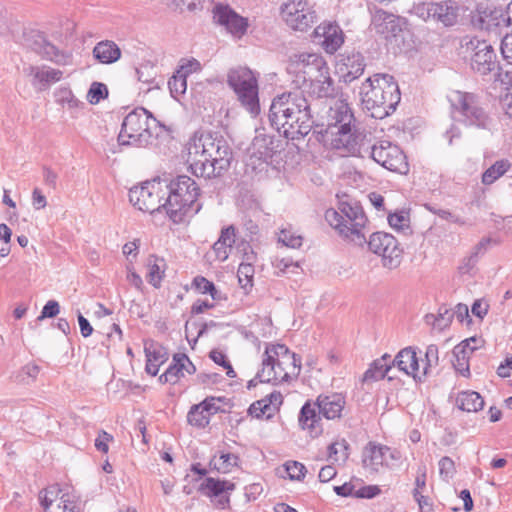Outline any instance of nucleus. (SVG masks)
I'll list each match as a JSON object with an SVG mask.
<instances>
[{
    "label": "nucleus",
    "instance_id": "nucleus-39",
    "mask_svg": "<svg viewBox=\"0 0 512 512\" xmlns=\"http://www.w3.org/2000/svg\"><path fill=\"white\" fill-rule=\"evenodd\" d=\"M244 257L245 261L239 265L237 277L241 286L247 288L248 286H252L255 273L253 262L256 260V254L251 250L250 252H246Z\"/></svg>",
    "mask_w": 512,
    "mask_h": 512
},
{
    "label": "nucleus",
    "instance_id": "nucleus-1",
    "mask_svg": "<svg viewBox=\"0 0 512 512\" xmlns=\"http://www.w3.org/2000/svg\"><path fill=\"white\" fill-rule=\"evenodd\" d=\"M232 158L230 145L218 133L196 132L187 144V163L197 177L221 176L229 169Z\"/></svg>",
    "mask_w": 512,
    "mask_h": 512
},
{
    "label": "nucleus",
    "instance_id": "nucleus-34",
    "mask_svg": "<svg viewBox=\"0 0 512 512\" xmlns=\"http://www.w3.org/2000/svg\"><path fill=\"white\" fill-rule=\"evenodd\" d=\"M390 358L391 356L389 354H384L381 358L376 359L364 373L363 382H373L385 377H387L388 380H392L393 377L388 375L392 369V363L389 364Z\"/></svg>",
    "mask_w": 512,
    "mask_h": 512
},
{
    "label": "nucleus",
    "instance_id": "nucleus-57",
    "mask_svg": "<svg viewBox=\"0 0 512 512\" xmlns=\"http://www.w3.org/2000/svg\"><path fill=\"white\" fill-rule=\"evenodd\" d=\"M302 240V236L288 229L281 230L279 234V242H281L286 247L299 248L302 245Z\"/></svg>",
    "mask_w": 512,
    "mask_h": 512
},
{
    "label": "nucleus",
    "instance_id": "nucleus-16",
    "mask_svg": "<svg viewBox=\"0 0 512 512\" xmlns=\"http://www.w3.org/2000/svg\"><path fill=\"white\" fill-rule=\"evenodd\" d=\"M264 356L266 361H275L274 365H282L284 367V376L289 379L297 378L301 370V358L291 352L287 346L283 344L267 345Z\"/></svg>",
    "mask_w": 512,
    "mask_h": 512
},
{
    "label": "nucleus",
    "instance_id": "nucleus-43",
    "mask_svg": "<svg viewBox=\"0 0 512 512\" xmlns=\"http://www.w3.org/2000/svg\"><path fill=\"white\" fill-rule=\"evenodd\" d=\"M136 75L138 81L151 85L148 90L151 88H159V82L156 80L158 73L153 63L145 62L141 64L138 68H136Z\"/></svg>",
    "mask_w": 512,
    "mask_h": 512
},
{
    "label": "nucleus",
    "instance_id": "nucleus-12",
    "mask_svg": "<svg viewBox=\"0 0 512 512\" xmlns=\"http://www.w3.org/2000/svg\"><path fill=\"white\" fill-rule=\"evenodd\" d=\"M466 49L472 51L470 58L471 69L481 76L494 74L499 76L500 65L494 48L485 40L470 39Z\"/></svg>",
    "mask_w": 512,
    "mask_h": 512
},
{
    "label": "nucleus",
    "instance_id": "nucleus-41",
    "mask_svg": "<svg viewBox=\"0 0 512 512\" xmlns=\"http://www.w3.org/2000/svg\"><path fill=\"white\" fill-rule=\"evenodd\" d=\"M61 493L62 490L58 484L50 485L39 492L38 498L45 512L56 506L63 495Z\"/></svg>",
    "mask_w": 512,
    "mask_h": 512
},
{
    "label": "nucleus",
    "instance_id": "nucleus-14",
    "mask_svg": "<svg viewBox=\"0 0 512 512\" xmlns=\"http://www.w3.org/2000/svg\"><path fill=\"white\" fill-rule=\"evenodd\" d=\"M368 247L371 252L381 256L385 268L395 269L400 265L402 249L393 235L385 232L373 233L368 241Z\"/></svg>",
    "mask_w": 512,
    "mask_h": 512
},
{
    "label": "nucleus",
    "instance_id": "nucleus-36",
    "mask_svg": "<svg viewBox=\"0 0 512 512\" xmlns=\"http://www.w3.org/2000/svg\"><path fill=\"white\" fill-rule=\"evenodd\" d=\"M54 96L56 103L63 108H67L72 117H76L77 112L85 105L82 101L76 98L71 89L67 87H60L57 89Z\"/></svg>",
    "mask_w": 512,
    "mask_h": 512
},
{
    "label": "nucleus",
    "instance_id": "nucleus-48",
    "mask_svg": "<svg viewBox=\"0 0 512 512\" xmlns=\"http://www.w3.org/2000/svg\"><path fill=\"white\" fill-rule=\"evenodd\" d=\"M265 401L266 400L261 399L251 404V406L248 409L249 415L255 418H272L277 412L275 410V406L269 405V403Z\"/></svg>",
    "mask_w": 512,
    "mask_h": 512
},
{
    "label": "nucleus",
    "instance_id": "nucleus-29",
    "mask_svg": "<svg viewBox=\"0 0 512 512\" xmlns=\"http://www.w3.org/2000/svg\"><path fill=\"white\" fill-rule=\"evenodd\" d=\"M434 20L444 26H452L457 22L460 5L455 0H441L433 2Z\"/></svg>",
    "mask_w": 512,
    "mask_h": 512
},
{
    "label": "nucleus",
    "instance_id": "nucleus-27",
    "mask_svg": "<svg viewBox=\"0 0 512 512\" xmlns=\"http://www.w3.org/2000/svg\"><path fill=\"white\" fill-rule=\"evenodd\" d=\"M364 56L359 52H352L343 56L339 65L340 77L345 83H351L359 78L365 69Z\"/></svg>",
    "mask_w": 512,
    "mask_h": 512
},
{
    "label": "nucleus",
    "instance_id": "nucleus-15",
    "mask_svg": "<svg viewBox=\"0 0 512 512\" xmlns=\"http://www.w3.org/2000/svg\"><path fill=\"white\" fill-rule=\"evenodd\" d=\"M371 158L384 168L406 174L409 170L406 156L399 146L389 141H381L379 144L369 147Z\"/></svg>",
    "mask_w": 512,
    "mask_h": 512
},
{
    "label": "nucleus",
    "instance_id": "nucleus-10",
    "mask_svg": "<svg viewBox=\"0 0 512 512\" xmlns=\"http://www.w3.org/2000/svg\"><path fill=\"white\" fill-rule=\"evenodd\" d=\"M279 13L286 25L295 31L306 32L318 21L315 9L306 0H284Z\"/></svg>",
    "mask_w": 512,
    "mask_h": 512
},
{
    "label": "nucleus",
    "instance_id": "nucleus-54",
    "mask_svg": "<svg viewBox=\"0 0 512 512\" xmlns=\"http://www.w3.org/2000/svg\"><path fill=\"white\" fill-rule=\"evenodd\" d=\"M433 2H420L414 4L410 13L422 19L423 21L434 20Z\"/></svg>",
    "mask_w": 512,
    "mask_h": 512
},
{
    "label": "nucleus",
    "instance_id": "nucleus-46",
    "mask_svg": "<svg viewBox=\"0 0 512 512\" xmlns=\"http://www.w3.org/2000/svg\"><path fill=\"white\" fill-rule=\"evenodd\" d=\"M439 364V351L438 347L434 344L426 348L425 359L421 364V377H425L432 373Z\"/></svg>",
    "mask_w": 512,
    "mask_h": 512
},
{
    "label": "nucleus",
    "instance_id": "nucleus-44",
    "mask_svg": "<svg viewBox=\"0 0 512 512\" xmlns=\"http://www.w3.org/2000/svg\"><path fill=\"white\" fill-rule=\"evenodd\" d=\"M452 318L453 314L448 308L440 307L437 315L427 314L425 316V322L426 324L431 325L434 329L441 331L449 326Z\"/></svg>",
    "mask_w": 512,
    "mask_h": 512
},
{
    "label": "nucleus",
    "instance_id": "nucleus-38",
    "mask_svg": "<svg viewBox=\"0 0 512 512\" xmlns=\"http://www.w3.org/2000/svg\"><path fill=\"white\" fill-rule=\"evenodd\" d=\"M456 405L463 411L477 412L484 407V400L476 391H462L457 395Z\"/></svg>",
    "mask_w": 512,
    "mask_h": 512
},
{
    "label": "nucleus",
    "instance_id": "nucleus-56",
    "mask_svg": "<svg viewBox=\"0 0 512 512\" xmlns=\"http://www.w3.org/2000/svg\"><path fill=\"white\" fill-rule=\"evenodd\" d=\"M157 261V258H149L148 260V282L154 287L160 286L163 274V271Z\"/></svg>",
    "mask_w": 512,
    "mask_h": 512
},
{
    "label": "nucleus",
    "instance_id": "nucleus-3",
    "mask_svg": "<svg viewBox=\"0 0 512 512\" xmlns=\"http://www.w3.org/2000/svg\"><path fill=\"white\" fill-rule=\"evenodd\" d=\"M360 96L363 108L376 119L392 114L401 100L399 86L394 77L382 73L374 74L362 83Z\"/></svg>",
    "mask_w": 512,
    "mask_h": 512
},
{
    "label": "nucleus",
    "instance_id": "nucleus-9",
    "mask_svg": "<svg viewBox=\"0 0 512 512\" xmlns=\"http://www.w3.org/2000/svg\"><path fill=\"white\" fill-rule=\"evenodd\" d=\"M229 86L234 90L238 100L251 114L260 111L258 83L254 73L246 67L231 69L227 76Z\"/></svg>",
    "mask_w": 512,
    "mask_h": 512
},
{
    "label": "nucleus",
    "instance_id": "nucleus-30",
    "mask_svg": "<svg viewBox=\"0 0 512 512\" xmlns=\"http://www.w3.org/2000/svg\"><path fill=\"white\" fill-rule=\"evenodd\" d=\"M144 351L146 355L145 370L151 376H156L160 366L168 360V352L163 346L155 343L145 345Z\"/></svg>",
    "mask_w": 512,
    "mask_h": 512
},
{
    "label": "nucleus",
    "instance_id": "nucleus-62",
    "mask_svg": "<svg viewBox=\"0 0 512 512\" xmlns=\"http://www.w3.org/2000/svg\"><path fill=\"white\" fill-rule=\"evenodd\" d=\"M75 508V504L69 500L68 495H62L56 506L47 512H76Z\"/></svg>",
    "mask_w": 512,
    "mask_h": 512
},
{
    "label": "nucleus",
    "instance_id": "nucleus-64",
    "mask_svg": "<svg viewBox=\"0 0 512 512\" xmlns=\"http://www.w3.org/2000/svg\"><path fill=\"white\" fill-rule=\"evenodd\" d=\"M501 53L508 63H512V33L505 34L501 41Z\"/></svg>",
    "mask_w": 512,
    "mask_h": 512
},
{
    "label": "nucleus",
    "instance_id": "nucleus-50",
    "mask_svg": "<svg viewBox=\"0 0 512 512\" xmlns=\"http://www.w3.org/2000/svg\"><path fill=\"white\" fill-rule=\"evenodd\" d=\"M296 57L299 64H302L303 67H309L310 70L320 71L327 67L323 58L316 53H300Z\"/></svg>",
    "mask_w": 512,
    "mask_h": 512
},
{
    "label": "nucleus",
    "instance_id": "nucleus-17",
    "mask_svg": "<svg viewBox=\"0 0 512 512\" xmlns=\"http://www.w3.org/2000/svg\"><path fill=\"white\" fill-rule=\"evenodd\" d=\"M26 45L43 59L55 62L59 65H68L71 63V56L58 50L53 44L48 42L45 36L38 31H31L25 36Z\"/></svg>",
    "mask_w": 512,
    "mask_h": 512
},
{
    "label": "nucleus",
    "instance_id": "nucleus-23",
    "mask_svg": "<svg viewBox=\"0 0 512 512\" xmlns=\"http://www.w3.org/2000/svg\"><path fill=\"white\" fill-rule=\"evenodd\" d=\"M479 343V339L471 337L469 339L462 341L453 349V366L455 370L464 377L470 376L469 359L471 355L474 353V351L477 350V345Z\"/></svg>",
    "mask_w": 512,
    "mask_h": 512
},
{
    "label": "nucleus",
    "instance_id": "nucleus-5",
    "mask_svg": "<svg viewBox=\"0 0 512 512\" xmlns=\"http://www.w3.org/2000/svg\"><path fill=\"white\" fill-rule=\"evenodd\" d=\"M325 220L340 236L350 239L356 244H362L366 241L363 229L367 217L358 202L340 200L338 210L333 208L326 210Z\"/></svg>",
    "mask_w": 512,
    "mask_h": 512
},
{
    "label": "nucleus",
    "instance_id": "nucleus-42",
    "mask_svg": "<svg viewBox=\"0 0 512 512\" xmlns=\"http://www.w3.org/2000/svg\"><path fill=\"white\" fill-rule=\"evenodd\" d=\"M189 73H191V70L187 69V66H181L176 74L169 79L168 86L173 97L185 93Z\"/></svg>",
    "mask_w": 512,
    "mask_h": 512
},
{
    "label": "nucleus",
    "instance_id": "nucleus-24",
    "mask_svg": "<svg viewBox=\"0 0 512 512\" xmlns=\"http://www.w3.org/2000/svg\"><path fill=\"white\" fill-rule=\"evenodd\" d=\"M316 38H322V45L326 52H336L344 42V35L341 28L334 23H324L314 29Z\"/></svg>",
    "mask_w": 512,
    "mask_h": 512
},
{
    "label": "nucleus",
    "instance_id": "nucleus-47",
    "mask_svg": "<svg viewBox=\"0 0 512 512\" xmlns=\"http://www.w3.org/2000/svg\"><path fill=\"white\" fill-rule=\"evenodd\" d=\"M205 409L206 404L193 405L187 415L188 423L199 428L208 425L209 417Z\"/></svg>",
    "mask_w": 512,
    "mask_h": 512
},
{
    "label": "nucleus",
    "instance_id": "nucleus-2",
    "mask_svg": "<svg viewBox=\"0 0 512 512\" xmlns=\"http://www.w3.org/2000/svg\"><path fill=\"white\" fill-rule=\"evenodd\" d=\"M271 126L290 140H300L310 133L314 120L311 106L302 89L276 96L268 114Z\"/></svg>",
    "mask_w": 512,
    "mask_h": 512
},
{
    "label": "nucleus",
    "instance_id": "nucleus-61",
    "mask_svg": "<svg viewBox=\"0 0 512 512\" xmlns=\"http://www.w3.org/2000/svg\"><path fill=\"white\" fill-rule=\"evenodd\" d=\"M484 245L485 243L483 241L480 242L476 246L475 252H473L470 256L464 258L462 265L459 267L461 273H468L475 266L477 262L478 251L482 249Z\"/></svg>",
    "mask_w": 512,
    "mask_h": 512
},
{
    "label": "nucleus",
    "instance_id": "nucleus-28",
    "mask_svg": "<svg viewBox=\"0 0 512 512\" xmlns=\"http://www.w3.org/2000/svg\"><path fill=\"white\" fill-rule=\"evenodd\" d=\"M235 484L226 481L219 480L212 477H208L200 485L199 491L209 497L218 498V505L224 508L229 503V497L224 495L225 492L233 491Z\"/></svg>",
    "mask_w": 512,
    "mask_h": 512
},
{
    "label": "nucleus",
    "instance_id": "nucleus-51",
    "mask_svg": "<svg viewBox=\"0 0 512 512\" xmlns=\"http://www.w3.org/2000/svg\"><path fill=\"white\" fill-rule=\"evenodd\" d=\"M508 167L509 163L507 161H497L483 173L482 182L486 185L492 184L507 171Z\"/></svg>",
    "mask_w": 512,
    "mask_h": 512
},
{
    "label": "nucleus",
    "instance_id": "nucleus-59",
    "mask_svg": "<svg viewBox=\"0 0 512 512\" xmlns=\"http://www.w3.org/2000/svg\"><path fill=\"white\" fill-rule=\"evenodd\" d=\"M388 222L392 228L400 230L409 226V217L404 212H396L389 214Z\"/></svg>",
    "mask_w": 512,
    "mask_h": 512
},
{
    "label": "nucleus",
    "instance_id": "nucleus-53",
    "mask_svg": "<svg viewBox=\"0 0 512 512\" xmlns=\"http://www.w3.org/2000/svg\"><path fill=\"white\" fill-rule=\"evenodd\" d=\"M283 467L291 480L301 481L305 476L306 467L298 461H287Z\"/></svg>",
    "mask_w": 512,
    "mask_h": 512
},
{
    "label": "nucleus",
    "instance_id": "nucleus-33",
    "mask_svg": "<svg viewBox=\"0 0 512 512\" xmlns=\"http://www.w3.org/2000/svg\"><path fill=\"white\" fill-rule=\"evenodd\" d=\"M275 361H266V356L263 355L262 368L257 372V378L261 383H282L288 382V376H284V367L282 365H274Z\"/></svg>",
    "mask_w": 512,
    "mask_h": 512
},
{
    "label": "nucleus",
    "instance_id": "nucleus-35",
    "mask_svg": "<svg viewBox=\"0 0 512 512\" xmlns=\"http://www.w3.org/2000/svg\"><path fill=\"white\" fill-rule=\"evenodd\" d=\"M93 56L102 64H111L120 58L121 50L113 41H101L94 47Z\"/></svg>",
    "mask_w": 512,
    "mask_h": 512
},
{
    "label": "nucleus",
    "instance_id": "nucleus-49",
    "mask_svg": "<svg viewBox=\"0 0 512 512\" xmlns=\"http://www.w3.org/2000/svg\"><path fill=\"white\" fill-rule=\"evenodd\" d=\"M329 458L345 461L349 456V444L345 439H338L328 446Z\"/></svg>",
    "mask_w": 512,
    "mask_h": 512
},
{
    "label": "nucleus",
    "instance_id": "nucleus-52",
    "mask_svg": "<svg viewBox=\"0 0 512 512\" xmlns=\"http://www.w3.org/2000/svg\"><path fill=\"white\" fill-rule=\"evenodd\" d=\"M108 96L107 86L100 82H93L87 93V100L91 104H97Z\"/></svg>",
    "mask_w": 512,
    "mask_h": 512
},
{
    "label": "nucleus",
    "instance_id": "nucleus-63",
    "mask_svg": "<svg viewBox=\"0 0 512 512\" xmlns=\"http://www.w3.org/2000/svg\"><path fill=\"white\" fill-rule=\"evenodd\" d=\"M192 286L202 294H208L213 289L214 283L203 276H196L193 279Z\"/></svg>",
    "mask_w": 512,
    "mask_h": 512
},
{
    "label": "nucleus",
    "instance_id": "nucleus-11",
    "mask_svg": "<svg viewBox=\"0 0 512 512\" xmlns=\"http://www.w3.org/2000/svg\"><path fill=\"white\" fill-rule=\"evenodd\" d=\"M164 186V181L160 179L146 181L141 186H135L129 190V200L139 210L153 214L163 208Z\"/></svg>",
    "mask_w": 512,
    "mask_h": 512
},
{
    "label": "nucleus",
    "instance_id": "nucleus-21",
    "mask_svg": "<svg viewBox=\"0 0 512 512\" xmlns=\"http://www.w3.org/2000/svg\"><path fill=\"white\" fill-rule=\"evenodd\" d=\"M351 125H355L352 109L346 101L336 100L329 109L326 130L346 129Z\"/></svg>",
    "mask_w": 512,
    "mask_h": 512
},
{
    "label": "nucleus",
    "instance_id": "nucleus-22",
    "mask_svg": "<svg viewBox=\"0 0 512 512\" xmlns=\"http://www.w3.org/2000/svg\"><path fill=\"white\" fill-rule=\"evenodd\" d=\"M371 30L386 39L397 36L402 31L400 18L384 10H377L372 16Z\"/></svg>",
    "mask_w": 512,
    "mask_h": 512
},
{
    "label": "nucleus",
    "instance_id": "nucleus-13",
    "mask_svg": "<svg viewBox=\"0 0 512 512\" xmlns=\"http://www.w3.org/2000/svg\"><path fill=\"white\" fill-rule=\"evenodd\" d=\"M326 136H330V145L342 155L363 157V152L368 153L369 147H365L364 137L351 125L346 129L325 130Z\"/></svg>",
    "mask_w": 512,
    "mask_h": 512
},
{
    "label": "nucleus",
    "instance_id": "nucleus-4",
    "mask_svg": "<svg viewBox=\"0 0 512 512\" xmlns=\"http://www.w3.org/2000/svg\"><path fill=\"white\" fill-rule=\"evenodd\" d=\"M164 181L165 198L163 209L174 223H181L186 217L195 215L201 205L197 203L199 187L196 182L186 175H179Z\"/></svg>",
    "mask_w": 512,
    "mask_h": 512
},
{
    "label": "nucleus",
    "instance_id": "nucleus-60",
    "mask_svg": "<svg viewBox=\"0 0 512 512\" xmlns=\"http://www.w3.org/2000/svg\"><path fill=\"white\" fill-rule=\"evenodd\" d=\"M60 312L59 303L55 300H49L43 307L41 314L38 316L37 320L41 321L45 318H54Z\"/></svg>",
    "mask_w": 512,
    "mask_h": 512
},
{
    "label": "nucleus",
    "instance_id": "nucleus-55",
    "mask_svg": "<svg viewBox=\"0 0 512 512\" xmlns=\"http://www.w3.org/2000/svg\"><path fill=\"white\" fill-rule=\"evenodd\" d=\"M438 465L440 478L445 482H449L456 472L454 461L450 457L444 456L439 460Z\"/></svg>",
    "mask_w": 512,
    "mask_h": 512
},
{
    "label": "nucleus",
    "instance_id": "nucleus-8",
    "mask_svg": "<svg viewBox=\"0 0 512 512\" xmlns=\"http://www.w3.org/2000/svg\"><path fill=\"white\" fill-rule=\"evenodd\" d=\"M151 124L156 119L146 109L139 107L126 115L118 136L119 145L146 146L151 138Z\"/></svg>",
    "mask_w": 512,
    "mask_h": 512
},
{
    "label": "nucleus",
    "instance_id": "nucleus-45",
    "mask_svg": "<svg viewBox=\"0 0 512 512\" xmlns=\"http://www.w3.org/2000/svg\"><path fill=\"white\" fill-rule=\"evenodd\" d=\"M239 457L233 453H222L218 458L213 457L210 466L221 473H229L233 467L238 466Z\"/></svg>",
    "mask_w": 512,
    "mask_h": 512
},
{
    "label": "nucleus",
    "instance_id": "nucleus-58",
    "mask_svg": "<svg viewBox=\"0 0 512 512\" xmlns=\"http://www.w3.org/2000/svg\"><path fill=\"white\" fill-rule=\"evenodd\" d=\"M273 266L278 270L277 274H285L288 272L296 273V270L299 268L298 264L293 262L290 258H276L273 262Z\"/></svg>",
    "mask_w": 512,
    "mask_h": 512
},
{
    "label": "nucleus",
    "instance_id": "nucleus-19",
    "mask_svg": "<svg viewBox=\"0 0 512 512\" xmlns=\"http://www.w3.org/2000/svg\"><path fill=\"white\" fill-rule=\"evenodd\" d=\"M473 23L481 29L494 32L499 31L500 33L502 28H507L511 25L507 10L504 12L499 8L478 10V15L473 18Z\"/></svg>",
    "mask_w": 512,
    "mask_h": 512
},
{
    "label": "nucleus",
    "instance_id": "nucleus-32",
    "mask_svg": "<svg viewBox=\"0 0 512 512\" xmlns=\"http://www.w3.org/2000/svg\"><path fill=\"white\" fill-rule=\"evenodd\" d=\"M318 72L319 77L311 80L309 83L310 93L317 98L332 97L334 95L335 88L333 85V80L329 75L328 67L321 69Z\"/></svg>",
    "mask_w": 512,
    "mask_h": 512
},
{
    "label": "nucleus",
    "instance_id": "nucleus-37",
    "mask_svg": "<svg viewBox=\"0 0 512 512\" xmlns=\"http://www.w3.org/2000/svg\"><path fill=\"white\" fill-rule=\"evenodd\" d=\"M168 370H172L173 378L177 383L185 374H194L196 367L191 362L189 357L184 353H176L173 355L172 363L169 365Z\"/></svg>",
    "mask_w": 512,
    "mask_h": 512
},
{
    "label": "nucleus",
    "instance_id": "nucleus-7",
    "mask_svg": "<svg viewBox=\"0 0 512 512\" xmlns=\"http://www.w3.org/2000/svg\"><path fill=\"white\" fill-rule=\"evenodd\" d=\"M448 100L452 108L453 118L457 122L467 127L490 128L492 120L480 105L477 95L456 90L448 95Z\"/></svg>",
    "mask_w": 512,
    "mask_h": 512
},
{
    "label": "nucleus",
    "instance_id": "nucleus-6",
    "mask_svg": "<svg viewBox=\"0 0 512 512\" xmlns=\"http://www.w3.org/2000/svg\"><path fill=\"white\" fill-rule=\"evenodd\" d=\"M345 406V399L341 394L319 395L315 403L306 402L299 413L298 421L303 429L311 433L322 432L321 416L328 420L340 418Z\"/></svg>",
    "mask_w": 512,
    "mask_h": 512
},
{
    "label": "nucleus",
    "instance_id": "nucleus-31",
    "mask_svg": "<svg viewBox=\"0 0 512 512\" xmlns=\"http://www.w3.org/2000/svg\"><path fill=\"white\" fill-rule=\"evenodd\" d=\"M236 241V230L233 225H230L221 230L220 237L214 243L212 249L215 258L221 262L227 260L229 253Z\"/></svg>",
    "mask_w": 512,
    "mask_h": 512
},
{
    "label": "nucleus",
    "instance_id": "nucleus-26",
    "mask_svg": "<svg viewBox=\"0 0 512 512\" xmlns=\"http://www.w3.org/2000/svg\"><path fill=\"white\" fill-rule=\"evenodd\" d=\"M394 366L414 379H422L419 358L412 347H406L398 352L392 361V367Z\"/></svg>",
    "mask_w": 512,
    "mask_h": 512
},
{
    "label": "nucleus",
    "instance_id": "nucleus-25",
    "mask_svg": "<svg viewBox=\"0 0 512 512\" xmlns=\"http://www.w3.org/2000/svg\"><path fill=\"white\" fill-rule=\"evenodd\" d=\"M388 447L369 442L363 450V466L372 472H379L383 467H389L387 460Z\"/></svg>",
    "mask_w": 512,
    "mask_h": 512
},
{
    "label": "nucleus",
    "instance_id": "nucleus-20",
    "mask_svg": "<svg viewBox=\"0 0 512 512\" xmlns=\"http://www.w3.org/2000/svg\"><path fill=\"white\" fill-rule=\"evenodd\" d=\"M214 19L219 24L225 26L231 34L238 37H241L246 32L248 26L245 18L225 5H217L214 8Z\"/></svg>",
    "mask_w": 512,
    "mask_h": 512
},
{
    "label": "nucleus",
    "instance_id": "nucleus-40",
    "mask_svg": "<svg viewBox=\"0 0 512 512\" xmlns=\"http://www.w3.org/2000/svg\"><path fill=\"white\" fill-rule=\"evenodd\" d=\"M251 149L255 157L267 161L274 153L273 140L269 136L258 135L253 139Z\"/></svg>",
    "mask_w": 512,
    "mask_h": 512
},
{
    "label": "nucleus",
    "instance_id": "nucleus-18",
    "mask_svg": "<svg viewBox=\"0 0 512 512\" xmlns=\"http://www.w3.org/2000/svg\"><path fill=\"white\" fill-rule=\"evenodd\" d=\"M24 71L37 92L48 90L52 84L59 82L63 77L61 70L47 65H30Z\"/></svg>",
    "mask_w": 512,
    "mask_h": 512
}]
</instances>
